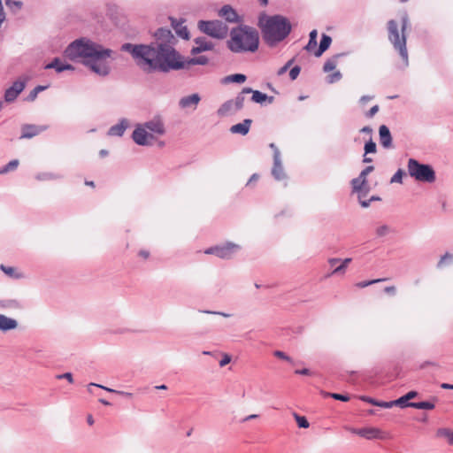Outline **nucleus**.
Wrapping results in <instances>:
<instances>
[{
  "label": "nucleus",
  "instance_id": "obj_14",
  "mask_svg": "<svg viewBox=\"0 0 453 453\" xmlns=\"http://www.w3.org/2000/svg\"><path fill=\"white\" fill-rule=\"evenodd\" d=\"M195 43L196 46L193 47L190 51L192 55H197L203 51L211 50L214 48V44L205 37H198L195 39Z\"/></svg>",
  "mask_w": 453,
  "mask_h": 453
},
{
  "label": "nucleus",
  "instance_id": "obj_9",
  "mask_svg": "<svg viewBox=\"0 0 453 453\" xmlns=\"http://www.w3.org/2000/svg\"><path fill=\"white\" fill-rule=\"evenodd\" d=\"M133 141L140 146H151L155 136L147 131L142 124H138L132 134Z\"/></svg>",
  "mask_w": 453,
  "mask_h": 453
},
{
  "label": "nucleus",
  "instance_id": "obj_22",
  "mask_svg": "<svg viewBox=\"0 0 453 453\" xmlns=\"http://www.w3.org/2000/svg\"><path fill=\"white\" fill-rule=\"evenodd\" d=\"M380 142L384 148L392 147V136L389 128L381 125L379 128Z\"/></svg>",
  "mask_w": 453,
  "mask_h": 453
},
{
  "label": "nucleus",
  "instance_id": "obj_50",
  "mask_svg": "<svg viewBox=\"0 0 453 453\" xmlns=\"http://www.w3.org/2000/svg\"><path fill=\"white\" fill-rule=\"evenodd\" d=\"M273 356L278 357V358H280V359L288 361L289 363H293V359L289 356H288L285 352H283L281 350H275L273 352Z\"/></svg>",
  "mask_w": 453,
  "mask_h": 453
},
{
  "label": "nucleus",
  "instance_id": "obj_8",
  "mask_svg": "<svg viewBox=\"0 0 453 453\" xmlns=\"http://www.w3.org/2000/svg\"><path fill=\"white\" fill-rule=\"evenodd\" d=\"M241 250V246L231 242L222 245L210 247L204 250L205 254L215 255L222 259H230Z\"/></svg>",
  "mask_w": 453,
  "mask_h": 453
},
{
  "label": "nucleus",
  "instance_id": "obj_19",
  "mask_svg": "<svg viewBox=\"0 0 453 453\" xmlns=\"http://www.w3.org/2000/svg\"><path fill=\"white\" fill-rule=\"evenodd\" d=\"M350 183L352 191L358 193L359 199L362 196H365L367 193V180H365V179L361 178L359 175L357 178H354Z\"/></svg>",
  "mask_w": 453,
  "mask_h": 453
},
{
  "label": "nucleus",
  "instance_id": "obj_34",
  "mask_svg": "<svg viewBox=\"0 0 453 453\" xmlns=\"http://www.w3.org/2000/svg\"><path fill=\"white\" fill-rule=\"evenodd\" d=\"M247 93H243V89L235 96L234 99H232L234 104V111H240L244 106L245 102V95Z\"/></svg>",
  "mask_w": 453,
  "mask_h": 453
},
{
  "label": "nucleus",
  "instance_id": "obj_53",
  "mask_svg": "<svg viewBox=\"0 0 453 453\" xmlns=\"http://www.w3.org/2000/svg\"><path fill=\"white\" fill-rule=\"evenodd\" d=\"M373 170H374L373 165H368L361 171V173H359V176L361 178H364L365 180H367V175L370 174Z\"/></svg>",
  "mask_w": 453,
  "mask_h": 453
},
{
  "label": "nucleus",
  "instance_id": "obj_15",
  "mask_svg": "<svg viewBox=\"0 0 453 453\" xmlns=\"http://www.w3.org/2000/svg\"><path fill=\"white\" fill-rule=\"evenodd\" d=\"M200 101H201V96H199V94L195 93V94L181 97L179 101V106L180 109L192 108L193 110H196Z\"/></svg>",
  "mask_w": 453,
  "mask_h": 453
},
{
  "label": "nucleus",
  "instance_id": "obj_5",
  "mask_svg": "<svg viewBox=\"0 0 453 453\" xmlns=\"http://www.w3.org/2000/svg\"><path fill=\"white\" fill-rule=\"evenodd\" d=\"M409 25L410 19L407 13H404L401 17V35L399 33L398 24L395 19L388 20L387 24L388 40L393 44L394 49L399 52L405 66L409 65L408 50L406 47V29Z\"/></svg>",
  "mask_w": 453,
  "mask_h": 453
},
{
  "label": "nucleus",
  "instance_id": "obj_17",
  "mask_svg": "<svg viewBox=\"0 0 453 453\" xmlns=\"http://www.w3.org/2000/svg\"><path fill=\"white\" fill-rule=\"evenodd\" d=\"M219 16L225 19L227 22L230 23H237L240 21L239 16L235 10L228 4L224 5L219 11Z\"/></svg>",
  "mask_w": 453,
  "mask_h": 453
},
{
  "label": "nucleus",
  "instance_id": "obj_58",
  "mask_svg": "<svg viewBox=\"0 0 453 453\" xmlns=\"http://www.w3.org/2000/svg\"><path fill=\"white\" fill-rule=\"evenodd\" d=\"M57 379H58V380L65 379L70 383L73 382V374L71 372H65V373H63V374H58V375H57Z\"/></svg>",
  "mask_w": 453,
  "mask_h": 453
},
{
  "label": "nucleus",
  "instance_id": "obj_52",
  "mask_svg": "<svg viewBox=\"0 0 453 453\" xmlns=\"http://www.w3.org/2000/svg\"><path fill=\"white\" fill-rule=\"evenodd\" d=\"M301 72V67L298 65L294 66L289 71V77L292 81H295Z\"/></svg>",
  "mask_w": 453,
  "mask_h": 453
},
{
  "label": "nucleus",
  "instance_id": "obj_44",
  "mask_svg": "<svg viewBox=\"0 0 453 453\" xmlns=\"http://www.w3.org/2000/svg\"><path fill=\"white\" fill-rule=\"evenodd\" d=\"M325 395L342 402H348L349 400V396L348 395L338 393H326Z\"/></svg>",
  "mask_w": 453,
  "mask_h": 453
},
{
  "label": "nucleus",
  "instance_id": "obj_24",
  "mask_svg": "<svg viewBox=\"0 0 453 453\" xmlns=\"http://www.w3.org/2000/svg\"><path fill=\"white\" fill-rule=\"evenodd\" d=\"M18 327V321L14 319L9 318L4 314H0V330L7 332L16 329Z\"/></svg>",
  "mask_w": 453,
  "mask_h": 453
},
{
  "label": "nucleus",
  "instance_id": "obj_1",
  "mask_svg": "<svg viewBox=\"0 0 453 453\" xmlns=\"http://www.w3.org/2000/svg\"><path fill=\"white\" fill-rule=\"evenodd\" d=\"M156 42L149 44L124 43L121 50L131 54L136 64L146 73H168L183 67L180 53L171 45L174 39L172 31L160 27L154 34Z\"/></svg>",
  "mask_w": 453,
  "mask_h": 453
},
{
  "label": "nucleus",
  "instance_id": "obj_42",
  "mask_svg": "<svg viewBox=\"0 0 453 453\" xmlns=\"http://www.w3.org/2000/svg\"><path fill=\"white\" fill-rule=\"evenodd\" d=\"M437 435L444 436L448 439L449 444L453 445V432L447 428H440L437 431Z\"/></svg>",
  "mask_w": 453,
  "mask_h": 453
},
{
  "label": "nucleus",
  "instance_id": "obj_27",
  "mask_svg": "<svg viewBox=\"0 0 453 453\" xmlns=\"http://www.w3.org/2000/svg\"><path fill=\"white\" fill-rule=\"evenodd\" d=\"M170 19L176 34L183 39H188L189 33L187 27L182 26V22H179L173 18H170Z\"/></svg>",
  "mask_w": 453,
  "mask_h": 453
},
{
  "label": "nucleus",
  "instance_id": "obj_35",
  "mask_svg": "<svg viewBox=\"0 0 453 453\" xmlns=\"http://www.w3.org/2000/svg\"><path fill=\"white\" fill-rule=\"evenodd\" d=\"M5 5L13 12L17 13L23 7V3L19 0H5Z\"/></svg>",
  "mask_w": 453,
  "mask_h": 453
},
{
  "label": "nucleus",
  "instance_id": "obj_6",
  "mask_svg": "<svg viewBox=\"0 0 453 453\" xmlns=\"http://www.w3.org/2000/svg\"><path fill=\"white\" fill-rule=\"evenodd\" d=\"M407 167L410 176L416 180L425 183H433L435 181L436 174L430 165L422 164L417 159L410 158Z\"/></svg>",
  "mask_w": 453,
  "mask_h": 453
},
{
  "label": "nucleus",
  "instance_id": "obj_48",
  "mask_svg": "<svg viewBox=\"0 0 453 453\" xmlns=\"http://www.w3.org/2000/svg\"><path fill=\"white\" fill-rule=\"evenodd\" d=\"M390 232V228L388 225H382L376 229V234L379 237H383Z\"/></svg>",
  "mask_w": 453,
  "mask_h": 453
},
{
  "label": "nucleus",
  "instance_id": "obj_37",
  "mask_svg": "<svg viewBox=\"0 0 453 453\" xmlns=\"http://www.w3.org/2000/svg\"><path fill=\"white\" fill-rule=\"evenodd\" d=\"M453 263V254L449 252H446L443 256L441 257L437 267L442 268L445 265H449Z\"/></svg>",
  "mask_w": 453,
  "mask_h": 453
},
{
  "label": "nucleus",
  "instance_id": "obj_40",
  "mask_svg": "<svg viewBox=\"0 0 453 453\" xmlns=\"http://www.w3.org/2000/svg\"><path fill=\"white\" fill-rule=\"evenodd\" d=\"M19 165V160L13 159L11 160L8 164H6L4 167L0 169V174L7 173L11 171H14Z\"/></svg>",
  "mask_w": 453,
  "mask_h": 453
},
{
  "label": "nucleus",
  "instance_id": "obj_16",
  "mask_svg": "<svg viewBox=\"0 0 453 453\" xmlns=\"http://www.w3.org/2000/svg\"><path fill=\"white\" fill-rule=\"evenodd\" d=\"M243 93L252 94L251 100L257 104H264L265 102H268V104H272L274 100L273 96H268L266 94L262 93L258 90H254L251 88H243Z\"/></svg>",
  "mask_w": 453,
  "mask_h": 453
},
{
  "label": "nucleus",
  "instance_id": "obj_18",
  "mask_svg": "<svg viewBox=\"0 0 453 453\" xmlns=\"http://www.w3.org/2000/svg\"><path fill=\"white\" fill-rule=\"evenodd\" d=\"M128 127L129 120L127 119L123 118L119 120L118 124L113 125L109 128L107 134L109 136L121 137Z\"/></svg>",
  "mask_w": 453,
  "mask_h": 453
},
{
  "label": "nucleus",
  "instance_id": "obj_29",
  "mask_svg": "<svg viewBox=\"0 0 453 453\" xmlns=\"http://www.w3.org/2000/svg\"><path fill=\"white\" fill-rule=\"evenodd\" d=\"M236 111H234V104L231 99V100L226 101L223 104H221V106L217 111V114L219 116L223 117V116H227L229 114H233Z\"/></svg>",
  "mask_w": 453,
  "mask_h": 453
},
{
  "label": "nucleus",
  "instance_id": "obj_62",
  "mask_svg": "<svg viewBox=\"0 0 453 453\" xmlns=\"http://www.w3.org/2000/svg\"><path fill=\"white\" fill-rule=\"evenodd\" d=\"M373 98V96H363L359 99V103L364 105Z\"/></svg>",
  "mask_w": 453,
  "mask_h": 453
},
{
  "label": "nucleus",
  "instance_id": "obj_41",
  "mask_svg": "<svg viewBox=\"0 0 453 453\" xmlns=\"http://www.w3.org/2000/svg\"><path fill=\"white\" fill-rule=\"evenodd\" d=\"M293 416L300 428H308L310 426V423L304 416H300L296 412L293 413Z\"/></svg>",
  "mask_w": 453,
  "mask_h": 453
},
{
  "label": "nucleus",
  "instance_id": "obj_56",
  "mask_svg": "<svg viewBox=\"0 0 453 453\" xmlns=\"http://www.w3.org/2000/svg\"><path fill=\"white\" fill-rule=\"evenodd\" d=\"M380 110L379 105L372 106L366 113L365 116L369 119L372 118Z\"/></svg>",
  "mask_w": 453,
  "mask_h": 453
},
{
  "label": "nucleus",
  "instance_id": "obj_36",
  "mask_svg": "<svg viewBox=\"0 0 453 453\" xmlns=\"http://www.w3.org/2000/svg\"><path fill=\"white\" fill-rule=\"evenodd\" d=\"M338 57H339V55L334 56L333 58H328L325 62L324 66H323V71L325 73H328V72H331V71L335 69V67L337 65V58H338Z\"/></svg>",
  "mask_w": 453,
  "mask_h": 453
},
{
  "label": "nucleus",
  "instance_id": "obj_31",
  "mask_svg": "<svg viewBox=\"0 0 453 453\" xmlns=\"http://www.w3.org/2000/svg\"><path fill=\"white\" fill-rule=\"evenodd\" d=\"M65 64L59 58H55L45 65V69H54L57 73L64 72Z\"/></svg>",
  "mask_w": 453,
  "mask_h": 453
},
{
  "label": "nucleus",
  "instance_id": "obj_13",
  "mask_svg": "<svg viewBox=\"0 0 453 453\" xmlns=\"http://www.w3.org/2000/svg\"><path fill=\"white\" fill-rule=\"evenodd\" d=\"M272 175L276 180H282L287 178V175L284 171V167L282 165L280 152L276 151L275 157H273V165L272 168Z\"/></svg>",
  "mask_w": 453,
  "mask_h": 453
},
{
  "label": "nucleus",
  "instance_id": "obj_46",
  "mask_svg": "<svg viewBox=\"0 0 453 453\" xmlns=\"http://www.w3.org/2000/svg\"><path fill=\"white\" fill-rule=\"evenodd\" d=\"M102 389H104L105 391H108V392H111V393H115V394H117L119 395H122V396H125V397H127V398H131L133 396V394L130 393V392L116 390V389H112V388H107V387H102Z\"/></svg>",
  "mask_w": 453,
  "mask_h": 453
},
{
  "label": "nucleus",
  "instance_id": "obj_12",
  "mask_svg": "<svg viewBox=\"0 0 453 453\" xmlns=\"http://www.w3.org/2000/svg\"><path fill=\"white\" fill-rule=\"evenodd\" d=\"M26 87L25 81H16L12 85L5 90L4 100L7 103H12L16 100L18 96L24 90Z\"/></svg>",
  "mask_w": 453,
  "mask_h": 453
},
{
  "label": "nucleus",
  "instance_id": "obj_47",
  "mask_svg": "<svg viewBox=\"0 0 453 453\" xmlns=\"http://www.w3.org/2000/svg\"><path fill=\"white\" fill-rule=\"evenodd\" d=\"M404 175V172L403 169H398L395 173L392 176L390 182L391 183H402L403 176Z\"/></svg>",
  "mask_w": 453,
  "mask_h": 453
},
{
  "label": "nucleus",
  "instance_id": "obj_10",
  "mask_svg": "<svg viewBox=\"0 0 453 453\" xmlns=\"http://www.w3.org/2000/svg\"><path fill=\"white\" fill-rule=\"evenodd\" d=\"M142 125L152 134H156L158 135H163L165 134V124L162 117L159 115L153 117L150 120L144 122Z\"/></svg>",
  "mask_w": 453,
  "mask_h": 453
},
{
  "label": "nucleus",
  "instance_id": "obj_21",
  "mask_svg": "<svg viewBox=\"0 0 453 453\" xmlns=\"http://www.w3.org/2000/svg\"><path fill=\"white\" fill-rule=\"evenodd\" d=\"M180 61L183 65V67L181 69H185L189 67L190 65H205L209 63V58L205 56H198L188 59H184V58L180 54Z\"/></svg>",
  "mask_w": 453,
  "mask_h": 453
},
{
  "label": "nucleus",
  "instance_id": "obj_39",
  "mask_svg": "<svg viewBox=\"0 0 453 453\" xmlns=\"http://www.w3.org/2000/svg\"><path fill=\"white\" fill-rule=\"evenodd\" d=\"M62 178L61 175L53 173H40L36 174L35 179L38 180H58Z\"/></svg>",
  "mask_w": 453,
  "mask_h": 453
},
{
  "label": "nucleus",
  "instance_id": "obj_30",
  "mask_svg": "<svg viewBox=\"0 0 453 453\" xmlns=\"http://www.w3.org/2000/svg\"><path fill=\"white\" fill-rule=\"evenodd\" d=\"M246 80H247V77L245 74L234 73V74H231V75H227L226 77H224L222 79V83L223 84H228L231 82L243 83L244 81H246Z\"/></svg>",
  "mask_w": 453,
  "mask_h": 453
},
{
  "label": "nucleus",
  "instance_id": "obj_11",
  "mask_svg": "<svg viewBox=\"0 0 453 453\" xmlns=\"http://www.w3.org/2000/svg\"><path fill=\"white\" fill-rule=\"evenodd\" d=\"M47 125L25 124L21 127L20 139H31L48 129Z\"/></svg>",
  "mask_w": 453,
  "mask_h": 453
},
{
  "label": "nucleus",
  "instance_id": "obj_64",
  "mask_svg": "<svg viewBox=\"0 0 453 453\" xmlns=\"http://www.w3.org/2000/svg\"><path fill=\"white\" fill-rule=\"evenodd\" d=\"M339 262H341V259L340 258H336V257H332V258H329L328 259V264L334 267L336 264H338Z\"/></svg>",
  "mask_w": 453,
  "mask_h": 453
},
{
  "label": "nucleus",
  "instance_id": "obj_45",
  "mask_svg": "<svg viewBox=\"0 0 453 453\" xmlns=\"http://www.w3.org/2000/svg\"><path fill=\"white\" fill-rule=\"evenodd\" d=\"M364 150L365 154L376 152V143L372 140V138L365 142Z\"/></svg>",
  "mask_w": 453,
  "mask_h": 453
},
{
  "label": "nucleus",
  "instance_id": "obj_20",
  "mask_svg": "<svg viewBox=\"0 0 453 453\" xmlns=\"http://www.w3.org/2000/svg\"><path fill=\"white\" fill-rule=\"evenodd\" d=\"M359 436L367 440L384 439V433L377 427H364L359 431Z\"/></svg>",
  "mask_w": 453,
  "mask_h": 453
},
{
  "label": "nucleus",
  "instance_id": "obj_7",
  "mask_svg": "<svg viewBox=\"0 0 453 453\" xmlns=\"http://www.w3.org/2000/svg\"><path fill=\"white\" fill-rule=\"evenodd\" d=\"M198 28L203 34L216 39H224L228 34V27L218 19L200 20L198 22Z\"/></svg>",
  "mask_w": 453,
  "mask_h": 453
},
{
  "label": "nucleus",
  "instance_id": "obj_28",
  "mask_svg": "<svg viewBox=\"0 0 453 453\" xmlns=\"http://www.w3.org/2000/svg\"><path fill=\"white\" fill-rule=\"evenodd\" d=\"M331 42L332 38L329 35L323 34L321 36L319 46L318 50L314 52V55L316 57H320L330 47Z\"/></svg>",
  "mask_w": 453,
  "mask_h": 453
},
{
  "label": "nucleus",
  "instance_id": "obj_63",
  "mask_svg": "<svg viewBox=\"0 0 453 453\" xmlns=\"http://www.w3.org/2000/svg\"><path fill=\"white\" fill-rule=\"evenodd\" d=\"M384 291L388 294H390V295H395V288L394 286H388V287H386Z\"/></svg>",
  "mask_w": 453,
  "mask_h": 453
},
{
  "label": "nucleus",
  "instance_id": "obj_55",
  "mask_svg": "<svg viewBox=\"0 0 453 453\" xmlns=\"http://www.w3.org/2000/svg\"><path fill=\"white\" fill-rule=\"evenodd\" d=\"M359 399L363 402L371 403L372 405H374V406H376L377 402H378V400H376L372 397H370V396H366V395H361V396H359Z\"/></svg>",
  "mask_w": 453,
  "mask_h": 453
},
{
  "label": "nucleus",
  "instance_id": "obj_25",
  "mask_svg": "<svg viewBox=\"0 0 453 453\" xmlns=\"http://www.w3.org/2000/svg\"><path fill=\"white\" fill-rule=\"evenodd\" d=\"M0 308L4 310H19L23 308L22 302L15 298L0 300Z\"/></svg>",
  "mask_w": 453,
  "mask_h": 453
},
{
  "label": "nucleus",
  "instance_id": "obj_54",
  "mask_svg": "<svg viewBox=\"0 0 453 453\" xmlns=\"http://www.w3.org/2000/svg\"><path fill=\"white\" fill-rule=\"evenodd\" d=\"M376 406L388 409V408H392L393 406H397V404L395 403V400L390 401V402H384V401L378 400Z\"/></svg>",
  "mask_w": 453,
  "mask_h": 453
},
{
  "label": "nucleus",
  "instance_id": "obj_59",
  "mask_svg": "<svg viewBox=\"0 0 453 453\" xmlns=\"http://www.w3.org/2000/svg\"><path fill=\"white\" fill-rule=\"evenodd\" d=\"M231 362V357L228 354H224L222 359L219 361V366L224 367Z\"/></svg>",
  "mask_w": 453,
  "mask_h": 453
},
{
  "label": "nucleus",
  "instance_id": "obj_32",
  "mask_svg": "<svg viewBox=\"0 0 453 453\" xmlns=\"http://www.w3.org/2000/svg\"><path fill=\"white\" fill-rule=\"evenodd\" d=\"M352 261V258L350 257H347L345 259H343L342 261L341 260V265L336 266L333 271L332 273L329 274V276L331 275H335V274H343L346 271V268L348 266V265Z\"/></svg>",
  "mask_w": 453,
  "mask_h": 453
},
{
  "label": "nucleus",
  "instance_id": "obj_61",
  "mask_svg": "<svg viewBox=\"0 0 453 453\" xmlns=\"http://www.w3.org/2000/svg\"><path fill=\"white\" fill-rule=\"evenodd\" d=\"M295 373L299 375H311V372L308 368L297 369L295 371Z\"/></svg>",
  "mask_w": 453,
  "mask_h": 453
},
{
  "label": "nucleus",
  "instance_id": "obj_3",
  "mask_svg": "<svg viewBox=\"0 0 453 453\" xmlns=\"http://www.w3.org/2000/svg\"><path fill=\"white\" fill-rule=\"evenodd\" d=\"M257 26L261 30L262 38L269 47H275L291 33L292 26L289 20L280 14L268 16L261 13Z\"/></svg>",
  "mask_w": 453,
  "mask_h": 453
},
{
  "label": "nucleus",
  "instance_id": "obj_43",
  "mask_svg": "<svg viewBox=\"0 0 453 453\" xmlns=\"http://www.w3.org/2000/svg\"><path fill=\"white\" fill-rule=\"evenodd\" d=\"M47 88L46 86L38 85L36 86L33 90L30 91V93L27 96L28 101H34L37 97V95L39 92H42Z\"/></svg>",
  "mask_w": 453,
  "mask_h": 453
},
{
  "label": "nucleus",
  "instance_id": "obj_4",
  "mask_svg": "<svg viewBox=\"0 0 453 453\" xmlns=\"http://www.w3.org/2000/svg\"><path fill=\"white\" fill-rule=\"evenodd\" d=\"M226 44L234 53L255 52L259 46V33L253 27L240 25L231 29Z\"/></svg>",
  "mask_w": 453,
  "mask_h": 453
},
{
  "label": "nucleus",
  "instance_id": "obj_38",
  "mask_svg": "<svg viewBox=\"0 0 453 453\" xmlns=\"http://www.w3.org/2000/svg\"><path fill=\"white\" fill-rule=\"evenodd\" d=\"M411 407L418 410H433L434 409V404L429 401H422L411 403Z\"/></svg>",
  "mask_w": 453,
  "mask_h": 453
},
{
  "label": "nucleus",
  "instance_id": "obj_26",
  "mask_svg": "<svg viewBox=\"0 0 453 453\" xmlns=\"http://www.w3.org/2000/svg\"><path fill=\"white\" fill-rule=\"evenodd\" d=\"M418 395V392L411 390L409 391L404 395L399 397L398 399L395 400V403L399 406L400 408H406L411 407V404L412 402H410V400L415 398Z\"/></svg>",
  "mask_w": 453,
  "mask_h": 453
},
{
  "label": "nucleus",
  "instance_id": "obj_2",
  "mask_svg": "<svg viewBox=\"0 0 453 453\" xmlns=\"http://www.w3.org/2000/svg\"><path fill=\"white\" fill-rule=\"evenodd\" d=\"M113 50L87 37L73 41L64 50V56L71 61H80L84 66L100 77L111 73L110 58Z\"/></svg>",
  "mask_w": 453,
  "mask_h": 453
},
{
  "label": "nucleus",
  "instance_id": "obj_33",
  "mask_svg": "<svg viewBox=\"0 0 453 453\" xmlns=\"http://www.w3.org/2000/svg\"><path fill=\"white\" fill-rule=\"evenodd\" d=\"M317 36H318L317 30L314 29V30L310 32L309 42L306 44V46L304 47V50H306L307 51H311L312 50H314L316 48V46H317Z\"/></svg>",
  "mask_w": 453,
  "mask_h": 453
},
{
  "label": "nucleus",
  "instance_id": "obj_49",
  "mask_svg": "<svg viewBox=\"0 0 453 453\" xmlns=\"http://www.w3.org/2000/svg\"><path fill=\"white\" fill-rule=\"evenodd\" d=\"M342 79V73L340 71H336L327 76V82L332 84L339 81Z\"/></svg>",
  "mask_w": 453,
  "mask_h": 453
},
{
  "label": "nucleus",
  "instance_id": "obj_23",
  "mask_svg": "<svg viewBox=\"0 0 453 453\" xmlns=\"http://www.w3.org/2000/svg\"><path fill=\"white\" fill-rule=\"evenodd\" d=\"M251 123H252V119H245L242 123L233 125L230 127V132L232 134H239L242 135H246L250 129Z\"/></svg>",
  "mask_w": 453,
  "mask_h": 453
},
{
  "label": "nucleus",
  "instance_id": "obj_57",
  "mask_svg": "<svg viewBox=\"0 0 453 453\" xmlns=\"http://www.w3.org/2000/svg\"><path fill=\"white\" fill-rule=\"evenodd\" d=\"M0 268H1V270H2L5 274H7V275H9V276H12V275H13V273H14V272H15V270H14V268H13V267H11V266H5V265H0Z\"/></svg>",
  "mask_w": 453,
  "mask_h": 453
},
{
  "label": "nucleus",
  "instance_id": "obj_60",
  "mask_svg": "<svg viewBox=\"0 0 453 453\" xmlns=\"http://www.w3.org/2000/svg\"><path fill=\"white\" fill-rule=\"evenodd\" d=\"M200 311L203 313H206V314H217V315H220L225 318L230 317V314L226 313V312H221V311H208V310Z\"/></svg>",
  "mask_w": 453,
  "mask_h": 453
},
{
  "label": "nucleus",
  "instance_id": "obj_51",
  "mask_svg": "<svg viewBox=\"0 0 453 453\" xmlns=\"http://www.w3.org/2000/svg\"><path fill=\"white\" fill-rule=\"evenodd\" d=\"M384 280H386V279H376V280H367V281H360V282L357 283V287L362 288H365V287H368L374 283H378V282L384 281Z\"/></svg>",
  "mask_w": 453,
  "mask_h": 453
}]
</instances>
